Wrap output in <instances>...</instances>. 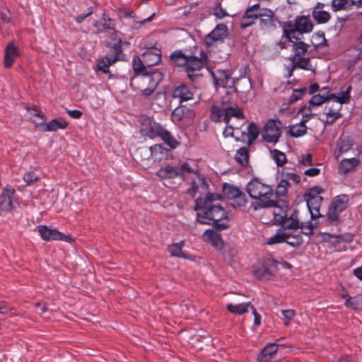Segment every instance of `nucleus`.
<instances>
[{
  "label": "nucleus",
  "mask_w": 362,
  "mask_h": 362,
  "mask_svg": "<svg viewBox=\"0 0 362 362\" xmlns=\"http://www.w3.org/2000/svg\"><path fill=\"white\" fill-rule=\"evenodd\" d=\"M259 14V27L260 30L268 33L276 29L279 20L272 10L267 8H262Z\"/></svg>",
  "instance_id": "nucleus-12"
},
{
  "label": "nucleus",
  "mask_w": 362,
  "mask_h": 362,
  "mask_svg": "<svg viewBox=\"0 0 362 362\" xmlns=\"http://www.w3.org/2000/svg\"><path fill=\"white\" fill-rule=\"evenodd\" d=\"M281 135V122L279 120L269 119L264 124L262 134L263 139L271 144H276Z\"/></svg>",
  "instance_id": "nucleus-11"
},
{
  "label": "nucleus",
  "mask_w": 362,
  "mask_h": 362,
  "mask_svg": "<svg viewBox=\"0 0 362 362\" xmlns=\"http://www.w3.org/2000/svg\"><path fill=\"white\" fill-rule=\"evenodd\" d=\"M340 296L345 299L344 305L354 310H362V293L355 296H350L348 291L342 288L339 293Z\"/></svg>",
  "instance_id": "nucleus-27"
},
{
  "label": "nucleus",
  "mask_w": 362,
  "mask_h": 362,
  "mask_svg": "<svg viewBox=\"0 0 362 362\" xmlns=\"http://www.w3.org/2000/svg\"><path fill=\"white\" fill-rule=\"evenodd\" d=\"M307 129L308 127L305 124H303V123L299 122L289 126L288 132L292 137L297 138L305 135L307 133Z\"/></svg>",
  "instance_id": "nucleus-43"
},
{
  "label": "nucleus",
  "mask_w": 362,
  "mask_h": 362,
  "mask_svg": "<svg viewBox=\"0 0 362 362\" xmlns=\"http://www.w3.org/2000/svg\"><path fill=\"white\" fill-rule=\"evenodd\" d=\"M228 35V28L225 24H218L214 29L204 37V43L207 47H212L222 43Z\"/></svg>",
  "instance_id": "nucleus-16"
},
{
  "label": "nucleus",
  "mask_w": 362,
  "mask_h": 362,
  "mask_svg": "<svg viewBox=\"0 0 362 362\" xmlns=\"http://www.w3.org/2000/svg\"><path fill=\"white\" fill-rule=\"evenodd\" d=\"M231 72L229 70L217 69L212 73V76L216 87L232 88L234 81L231 77Z\"/></svg>",
  "instance_id": "nucleus-21"
},
{
  "label": "nucleus",
  "mask_w": 362,
  "mask_h": 362,
  "mask_svg": "<svg viewBox=\"0 0 362 362\" xmlns=\"http://www.w3.org/2000/svg\"><path fill=\"white\" fill-rule=\"evenodd\" d=\"M349 0H332L331 8L334 12L342 10H349Z\"/></svg>",
  "instance_id": "nucleus-52"
},
{
  "label": "nucleus",
  "mask_w": 362,
  "mask_h": 362,
  "mask_svg": "<svg viewBox=\"0 0 362 362\" xmlns=\"http://www.w3.org/2000/svg\"><path fill=\"white\" fill-rule=\"evenodd\" d=\"M303 114V118L300 123H303V124H305L310 119L313 117V114L311 112V107H306L304 106L301 107L298 111V114Z\"/></svg>",
  "instance_id": "nucleus-56"
},
{
  "label": "nucleus",
  "mask_w": 362,
  "mask_h": 362,
  "mask_svg": "<svg viewBox=\"0 0 362 362\" xmlns=\"http://www.w3.org/2000/svg\"><path fill=\"white\" fill-rule=\"evenodd\" d=\"M273 207L274 208V221H276V223H279V222H282V220H284V218L288 216L286 210H285L283 206H279L276 201V204Z\"/></svg>",
  "instance_id": "nucleus-51"
},
{
  "label": "nucleus",
  "mask_w": 362,
  "mask_h": 362,
  "mask_svg": "<svg viewBox=\"0 0 362 362\" xmlns=\"http://www.w3.org/2000/svg\"><path fill=\"white\" fill-rule=\"evenodd\" d=\"M341 105L336 103H327L325 107V113L326 115V123L328 124H334L339 118L342 117L340 113Z\"/></svg>",
  "instance_id": "nucleus-26"
},
{
  "label": "nucleus",
  "mask_w": 362,
  "mask_h": 362,
  "mask_svg": "<svg viewBox=\"0 0 362 362\" xmlns=\"http://www.w3.org/2000/svg\"><path fill=\"white\" fill-rule=\"evenodd\" d=\"M111 48L113 52L107 53L105 57L100 58L98 61L96 70L103 74L110 73V66L119 60L124 59V54L122 52V41L119 40Z\"/></svg>",
  "instance_id": "nucleus-7"
},
{
  "label": "nucleus",
  "mask_w": 362,
  "mask_h": 362,
  "mask_svg": "<svg viewBox=\"0 0 362 362\" xmlns=\"http://www.w3.org/2000/svg\"><path fill=\"white\" fill-rule=\"evenodd\" d=\"M247 144L251 145L259 136V127L254 122L247 126Z\"/></svg>",
  "instance_id": "nucleus-41"
},
{
  "label": "nucleus",
  "mask_w": 362,
  "mask_h": 362,
  "mask_svg": "<svg viewBox=\"0 0 362 362\" xmlns=\"http://www.w3.org/2000/svg\"><path fill=\"white\" fill-rule=\"evenodd\" d=\"M290 187V183L287 182V180L281 179L276 188V196L284 197L288 192V189Z\"/></svg>",
  "instance_id": "nucleus-53"
},
{
  "label": "nucleus",
  "mask_w": 362,
  "mask_h": 362,
  "mask_svg": "<svg viewBox=\"0 0 362 362\" xmlns=\"http://www.w3.org/2000/svg\"><path fill=\"white\" fill-rule=\"evenodd\" d=\"M292 43V51L293 54L291 57H301L305 56V54L308 52V49L310 48V45L307 43H305L301 40H288Z\"/></svg>",
  "instance_id": "nucleus-36"
},
{
  "label": "nucleus",
  "mask_w": 362,
  "mask_h": 362,
  "mask_svg": "<svg viewBox=\"0 0 362 362\" xmlns=\"http://www.w3.org/2000/svg\"><path fill=\"white\" fill-rule=\"evenodd\" d=\"M15 195L16 191L11 186L2 189L0 193V216L12 213L16 208L18 201Z\"/></svg>",
  "instance_id": "nucleus-9"
},
{
  "label": "nucleus",
  "mask_w": 362,
  "mask_h": 362,
  "mask_svg": "<svg viewBox=\"0 0 362 362\" xmlns=\"http://www.w3.org/2000/svg\"><path fill=\"white\" fill-rule=\"evenodd\" d=\"M93 25L96 28L97 33H101L107 30H114V28L115 27L114 20L106 16L105 13L103 14L102 21H95Z\"/></svg>",
  "instance_id": "nucleus-33"
},
{
  "label": "nucleus",
  "mask_w": 362,
  "mask_h": 362,
  "mask_svg": "<svg viewBox=\"0 0 362 362\" xmlns=\"http://www.w3.org/2000/svg\"><path fill=\"white\" fill-rule=\"evenodd\" d=\"M254 277L261 281L272 280L274 278V273H252Z\"/></svg>",
  "instance_id": "nucleus-61"
},
{
  "label": "nucleus",
  "mask_w": 362,
  "mask_h": 362,
  "mask_svg": "<svg viewBox=\"0 0 362 362\" xmlns=\"http://www.w3.org/2000/svg\"><path fill=\"white\" fill-rule=\"evenodd\" d=\"M194 88L185 83H181L175 87L171 93L172 98L178 99L180 104L194 99Z\"/></svg>",
  "instance_id": "nucleus-20"
},
{
  "label": "nucleus",
  "mask_w": 362,
  "mask_h": 362,
  "mask_svg": "<svg viewBox=\"0 0 362 362\" xmlns=\"http://www.w3.org/2000/svg\"><path fill=\"white\" fill-rule=\"evenodd\" d=\"M235 160L243 166H246L249 162V152L246 147L239 148L235 154Z\"/></svg>",
  "instance_id": "nucleus-48"
},
{
  "label": "nucleus",
  "mask_w": 362,
  "mask_h": 362,
  "mask_svg": "<svg viewBox=\"0 0 362 362\" xmlns=\"http://www.w3.org/2000/svg\"><path fill=\"white\" fill-rule=\"evenodd\" d=\"M324 192V189L318 186L310 188L305 194V199L306 200L307 206L310 213L313 219L321 216L320 207L323 201V197L320 194Z\"/></svg>",
  "instance_id": "nucleus-8"
},
{
  "label": "nucleus",
  "mask_w": 362,
  "mask_h": 362,
  "mask_svg": "<svg viewBox=\"0 0 362 362\" xmlns=\"http://www.w3.org/2000/svg\"><path fill=\"white\" fill-rule=\"evenodd\" d=\"M143 63L148 68L156 66L161 62V51L156 47L147 49L143 54Z\"/></svg>",
  "instance_id": "nucleus-23"
},
{
  "label": "nucleus",
  "mask_w": 362,
  "mask_h": 362,
  "mask_svg": "<svg viewBox=\"0 0 362 362\" xmlns=\"http://www.w3.org/2000/svg\"><path fill=\"white\" fill-rule=\"evenodd\" d=\"M163 78L162 72L154 70L134 75L133 79L139 83L141 95L148 97L154 92Z\"/></svg>",
  "instance_id": "nucleus-5"
},
{
  "label": "nucleus",
  "mask_w": 362,
  "mask_h": 362,
  "mask_svg": "<svg viewBox=\"0 0 362 362\" xmlns=\"http://www.w3.org/2000/svg\"><path fill=\"white\" fill-rule=\"evenodd\" d=\"M214 13L219 19L223 18L228 15L226 11L221 6L220 3H218L216 5L214 9Z\"/></svg>",
  "instance_id": "nucleus-60"
},
{
  "label": "nucleus",
  "mask_w": 362,
  "mask_h": 362,
  "mask_svg": "<svg viewBox=\"0 0 362 362\" xmlns=\"http://www.w3.org/2000/svg\"><path fill=\"white\" fill-rule=\"evenodd\" d=\"M325 5L322 2H317L312 11V17L317 24H325L331 19L330 13L324 10Z\"/></svg>",
  "instance_id": "nucleus-25"
},
{
  "label": "nucleus",
  "mask_w": 362,
  "mask_h": 362,
  "mask_svg": "<svg viewBox=\"0 0 362 362\" xmlns=\"http://www.w3.org/2000/svg\"><path fill=\"white\" fill-rule=\"evenodd\" d=\"M250 308H252V305L250 302L242 303L238 305L229 303L226 306L227 310L229 313L240 315L247 313Z\"/></svg>",
  "instance_id": "nucleus-40"
},
{
  "label": "nucleus",
  "mask_w": 362,
  "mask_h": 362,
  "mask_svg": "<svg viewBox=\"0 0 362 362\" xmlns=\"http://www.w3.org/2000/svg\"><path fill=\"white\" fill-rule=\"evenodd\" d=\"M314 24L309 16H298L293 21L286 22L283 27V35L288 40H302L303 34L313 30Z\"/></svg>",
  "instance_id": "nucleus-4"
},
{
  "label": "nucleus",
  "mask_w": 362,
  "mask_h": 362,
  "mask_svg": "<svg viewBox=\"0 0 362 362\" xmlns=\"http://www.w3.org/2000/svg\"><path fill=\"white\" fill-rule=\"evenodd\" d=\"M329 236L333 238L331 240L332 244L334 247H337V249H340V244L343 243H349L352 242L353 235L351 233H345L344 235H339L336 236H332L329 234H327Z\"/></svg>",
  "instance_id": "nucleus-45"
},
{
  "label": "nucleus",
  "mask_w": 362,
  "mask_h": 362,
  "mask_svg": "<svg viewBox=\"0 0 362 362\" xmlns=\"http://www.w3.org/2000/svg\"><path fill=\"white\" fill-rule=\"evenodd\" d=\"M327 96L320 93L314 95L309 101L308 107H317L322 105L324 103L327 102Z\"/></svg>",
  "instance_id": "nucleus-54"
},
{
  "label": "nucleus",
  "mask_w": 362,
  "mask_h": 362,
  "mask_svg": "<svg viewBox=\"0 0 362 362\" xmlns=\"http://www.w3.org/2000/svg\"><path fill=\"white\" fill-rule=\"evenodd\" d=\"M41 238L45 241L64 240L72 242L74 240L71 235H66L55 228H49L45 225H40L36 228Z\"/></svg>",
  "instance_id": "nucleus-14"
},
{
  "label": "nucleus",
  "mask_w": 362,
  "mask_h": 362,
  "mask_svg": "<svg viewBox=\"0 0 362 362\" xmlns=\"http://www.w3.org/2000/svg\"><path fill=\"white\" fill-rule=\"evenodd\" d=\"M360 164V160L357 158H344L342 159L338 167L339 173L341 175H346L354 172Z\"/></svg>",
  "instance_id": "nucleus-30"
},
{
  "label": "nucleus",
  "mask_w": 362,
  "mask_h": 362,
  "mask_svg": "<svg viewBox=\"0 0 362 362\" xmlns=\"http://www.w3.org/2000/svg\"><path fill=\"white\" fill-rule=\"evenodd\" d=\"M35 115L36 117H40L41 122H37L34 121L33 123L36 128H38L42 132H57L59 129H64L67 127L69 122L62 117L53 119L50 122L46 123L45 115L38 110H35Z\"/></svg>",
  "instance_id": "nucleus-10"
},
{
  "label": "nucleus",
  "mask_w": 362,
  "mask_h": 362,
  "mask_svg": "<svg viewBox=\"0 0 362 362\" xmlns=\"http://www.w3.org/2000/svg\"><path fill=\"white\" fill-rule=\"evenodd\" d=\"M246 190L252 199H257L251 205L255 211L276 204V201L273 199L274 190L272 186L262 183L257 178L252 179L247 183Z\"/></svg>",
  "instance_id": "nucleus-2"
},
{
  "label": "nucleus",
  "mask_w": 362,
  "mask_h": 362,
  "mask_svg": "<svg viewBox=\"0 0 362 362\" xmlns=\"http://www.w3.org/2000/svg\"><path fill=\"white\" fill-rule=\"evenodd\" d=\"M19 55L18 48L13 42H9L5 48L4 59V66L6 68H11Z\"/></svg>",
  "instance_id": "nucleus-28"
},
{
  "label": "nucleus",
  "mask_w": 362,
  "mask_h": 362,
  "mask_svg": "<svg viewBox=\"0 0 362 362\" xmlns=\"http://www.w3.org/2000/svg\"><path fill=\"white\" fill-rule=\"evenodd\" d=\"M281 313L286 320L288 321L292 320L296 316V311L293 309L283 310Z\"/></svg>",
  "instance_id": "nucleus-64"
},
{
  "label": "nucleus",
  "mask_w": 362,
  "mask_h": 362,
  "mask_svg": "<svg viewBox=\"0 0 362 362\" xmlns=\"http://www.w3.org/2000/svg\"><path fill=\"white\" fill-rule=\"evenodd\" d=\"M263 272H278L291 269V264L286 261H277L271 257L264 258L261 262Z\"/></svg>",
  "instance_id": "nucleus-22"
},
{
  "label": "nucleus",
  "mask_w": 362,
  "mask_h": 362,
  "mask_svg": "<svg viewBox=\"0 0 362 362\" xmlns=\"http://www.w3.org/2000/svg\"><path fill=\"white\" fill-rule=\"evenodd\" d=\"M285 235L286 231L279 228L274 235L267 239L266 244L268 245H272L285 243Z\"/></svg>",
  "instance_id": "nucleus-47"
},
{
  "label": "nucleus",
  "mask_w": 362,
  "mask_h": 362,
  "mask_svg": "<svg viewBox=\"0 0 362 362\" xmlns=\"http://www.w3.org/2000/svg\"><path fill=\"white\" fill-rule=\"evenodd\" d=\"M300 229L305 230L303 233L308 235H312L313 234V230L316 228V226H313V224L311 222L308 223H300Z\"/></svg>",
  "instance_id": "nucleus-59"
},
{
  "label": "nucleus",
  "mask_w": 362,
  "mask_h": 362,
  "mask_svg": "<svg viewBox=\"0 0 362 362\" xmlns=\"http://www.w3.org/2000/svg\"><path fill=\"white\" fill-rule=\"evenodd\" d=\"M202 57H197L193 55H189L187 58V63L185 65V69L188 76L193 80L196 76L192 72L195 71H200L206 63V55L202 52Z\"/></svg>",
  "instance_id": "nucleus-19"
},
{
  "label": "nucleus",
  "mask_w": 362,
  "mask_h": 362,
  "mask_svg": "<svg viewBox=\"0 0 362 362\" xmlns=\"http://www.w3.org/2000/svg\"><path fill=\"white\" fill-rule=\"evenodd\" d=\"M227 105V117L226 118V124H229V122L231 117H235L237 119H244L245 115L243 113V110L241 107L238 106L236 104L232 103L230 102L226 103Z\"/></svg>",
  "instance_id": "nucleus-34"
},
{
  "label": "nucleus",
  "mask_w": 362,
  "mask_h": 362,
  "mask_svg": "<svg viewBox=\"0 0 362 362\" xmlns=\"http://www.w3.org/2000/svg\"><path fill=\"white\" fill-rule=\"evenodd\" d=\"M289 59L293 64V69H300L305 71L315 72V69L313 66L310 57L305 56L290 57Z\"/></svg>",
  "instance_id": "nucleus-32"
},
{
  "label": "nucleus",
  "mask_w": 362,
  "mask_h": 362,
  "mask_svg": "<svg viewBox=\"0 0 362 362\" xmlns=\"http://www.w3.org/2000/svg\"><path fill=\"white\" fill-rule=\"evenodd\" d=\"M299 161L302 165H313V156L311 153H307L305 156H303Z\"/></svg>",
  "instance_id": "nucleus-63"
},
{
  "label": "nucleus",
  "mask_w": 362,
  "mask_h": 362,
  "mask_svg": "<svg viewBox=\"0 0 362 362\" xmlns=\"http://www.w3.org/2000/svg\"><path fill=\"white\" fill-rule=\"evenodd\" d=\"M185 240H181L179 243H173L168 246V251L173 257H183L185 258L186 256L182 252L183 247L185 246Z\"/></svg>",
  "instance_id": "nucleus-42"
},
{
  "label": "nucleus",
  "mask_w": 362,
  "mask_h": 362,
  "mask_svg": "<svg viewBox=\"0 0 362 362\" xmlns=\"http://www.w3.org/2000/svg\"><path fill=\"white\" fill-rule=\"evenodd\" d=\"M352 90V87L349 85L346 89L344 91H341L337 94H332L329 97L332 98L336 103H338L341 105L343 104H348L351 100V90Z\"/></svg>",
  "instance_id": "nucleus-39"
},
{
  "label": "nucleus",
  "mask_w": 362,
  "mask_h": 362,
  "mask_svg": "<svg viewBox=\"0 0 362 362\" xmlns=\"http://www.w3.org/2000/svg\"><path fill=\"white\" fill-rule=\"evenodd\" d=\"M203 240L209 243L217 250H221L223 247V241L221 234L215 232L214 230H206L202 235Z\"/></svg>",
  "instance_id": "nucleus-31"
},
{
  "label": "nucleus",
  "mask_w": 362,
  "mask_h": 362,
  "mask_svg": "<svg viewBox=\"0 0 362 362\" xmlns=\"http://www.w3.org/2000/svg\"><path fill=\"white\" fill-rule=\"evenodd\" d=\"M140 132L142 135L150 139L159 137L166 145L171 148H177L179 141L160 123L153 121L147 116H143L140 119Z\"/></svg>",
  "instance_id": "nucleus-3"
},
{
  "label": "nucleus",
  "mask_w": 362,
  "mask_h": 362,
  "mask_svg": "<svg viewBox=\"0 0 362 362\" xmlns=\"http://www.w3.org/2000/svg\"><path fill=\"white\" fill-rule=\"evenodd\" d=\"M195 117V112L192 108L187 105H179L172 112V119L174 122H179L185 124L193 122Z\"/></svg>",
  "instance_id": "nucleus-17"
},
{
  "label": "nucleus",
  "mask_w": 362,
  "mask_h": 362,
  "mask_svg": "<svg viewBox=\"0 0 362 362\" xmlns=\"http://www.w3.org/2000/svg\"><path fill=\"white\" fill-rule=\"evenodd\" d=\"M307 89L305 88L300 89H294L291 95L289 98V103L293 104L301 99L303 96L306 93Z\"/></svg>",
  "instance_id": "nucleus-57"
},
{
  "label": "nucleus",
  "mask_w": 362,
  "mask_h": 362,
  "mask_svg": "<svg viewBox=\"0 0 362 362\" xmlns=\"http://www.w3.org/2000/svg\"><path fill=\"white\" fill-rule=\"evenodd\" d=\"M228 199L233 208L242 209L247 204L248 199L246 194L238 187H229L226 191Z\"/></svg>",
  "instance_id": "nucleus-18"
},
{
  "label": "nucleus",
  "mask_w": 362,
  "mask_h": 362,
  "mask_svg": "<svg viewBox=\"0 0 362 362\" xmlns=\"http://www.w3.org/2000/svg\"><path fill=\"white\" fill-rule=\"evenodd\" d=\"M223 198L221 194L211 192L199 197L194 206L197 221L202 224H211L216 230L227 229L229 218L227 211L221 204Z\"/></svg>",
  "instance_id": "nucleus-1"
},
{
  "label": "nucleus",
  "mask_w": 362,
  "mask_h": 362,
  "mask_svg": "<svg viewBox=\"0 0 362 362\" xmlns=\"http://www.w3.org/2000/svg\"><path fill=\"white\" fill-rule=\"evenodd\" d=\"M270 152L273 159L278 166L281 167L286 163V156L284 152H281L278 149L272 150Z\"/></svg>",
  "instance_id": "nucleus-50"
},
{
  "label": "nucleus",
  "mask_w": 362,
  "mask_h": 362,
  "mask_svg": "<svg viewBox=\"0 0 362 362\" xmlns=\"http://www.w3.org/2000/svg\"><path fill=\"white\" fill-rule=\"evenodd\" d=\"M283 179L287 180V182L292 181L294 184H298L300 182V177L294 173L284 172L282 173Z\"/></svg>",
  "instance_id": "nucleus-58"
},
{
  "label": "nucleus",
  "mask_w": 362,
  "mask_h": 362,
  "mask_svg": "<svg viewBox=\"0 0 362 362\" xmlns=\"http://www.w3.org/2000/svg\"><path fill=\"white\" fill-rule=\"evenodd\" d=\"M23 180L27 183L28 185H31L37 180V177L33 172H27L23 175Z\"/></svg>",
  "instance_id": "nucleus-62"
},
{
  "label": "nucleus",
  "mask_w": 362,
  "mask_h": 362,
  "mask_svg": "<svg viewBox=\"0 0 362 362\" xmlns=\"http://www.w3.org/2000/svg\"><path fill=\"white\" fill-rule=\"evenodd\" d=\"M262 8L259 4H255L249 6L243 14L240 21V28L244 30L248 27L254 25L257 20H259V13Z\"/></svg>",
  "instance_id": "nucleus-13"
},
{
  "label": "nucleus",
  "mask_w": 362,
  "mask_h": 362,
  "mask_svg": "<svg viewBox=\"0 0 362 362\" xmlns=\"http://www.w3.org/2000/svg\"><path fill=\"white\" fill-rule=\"evenodd\" d=\"M156 174L160 180L172 179L179 177L177 167L170 165H167L164 168H160Z\"/></svg>",
  "instance_id": "nucleus-35"
},
{
  "label": "nucleus",
  "mask_w": 362,
  "mask_h": 362,
  "mask_svg": "<svg viewBox=\"0 0 362 362\" xmlns=\"http://www.w3.org/2000/svg\"><path fill=\"white\" fill-rule=\"evenodd\" d=\"M337 146L339 151V154L337 156V158H338L341 154L345 153L348 152L350 149H351L353 146V143L351 140L348 139L340 138L337 141Z\"/></svg>",
  "instance_id": "nucleus-49"
},
{
  "label": "nucleus",
  "mask_w": 362,
  "mask_h": 362,
  "mask_svg": "<svg viewBox=\"0 0 362 362\" xmlns=\"http://www.w3.org/2000/svg\"><path fill=\"white\" fill-rule=\"evenodd\" d=\"M188 56L185 54L181 50H176L170 54V59L176 66L185 67Z\"/></svg>",
  "instance_id": "nucleus-44"
},
{
  "label": "nucleus",
  "mask_w": 362,
  "mask_h": 362,
  "mask_svg": "<svg viewBox=\"0 0 362 362\" xmlns=\"http://www.w3.org/2000/svg\"><path fill=\"white\" fill-rule=\"evenodd\" d=\"M280 226V228L284 231L293 232L294 230H300V221L298 219L297 214L293 213L290 216H286L282 220V222L277 223Z\"/></svg>",
  "instance_id": "nucleus-29"
},
{
  "label": "nucleus",
  "mask_w": 362,
  "mask_h": 362,
  "mask_svg": "<svg viewBox=\"0 0 362 362\" xmlns=\"http://www.w3.org/2000/svg\"><path fill=\"white\" fill-rule=\"evenodd\" d=\"M189 185L190 187L186 190V194L192 197H194L198 192L199 188H201V185L197 177L190 181Z\"/></svg>",
  "instance_id": "nucleus-55"
},
{
  "label": "nucleus",
  "mask_w": 362,
  "mask_h": 362,
  "mask_svg": "<svg viewBox=\"0 0 362 362\" xmlns=\"http://www.w3.org/2000/svg\"><path fill=\"white\" fill-rule=\"evenodd\" d=\"M178 168L179 177L185 179L187 174L193 173L197 177L199 182L201 185V189L204 192H206L209 189L206 176L201 173L199 169H194L188 163H182L180 165L177 166Z\"/></svg>",
  "instance_id": "nucleus-15"
},
{
  "label": "nucleus",
  "mask_w": 362,
  "mask_h": 362,
  "mask_svg": "<svg viewBox=\"0 0 362 362\" xmlns=\"http://www.w3.org/2000/svg\"><path fill=\"white\" fill-rule=\"evenodd\" d=\"M227 102H222L218 105H214L211 107L210 118L214 122H224L226 124Z\"/></svg>",
  "instance_id": "nucleus-24"
},
{
  "label": "nucleus",
  "mask_w": 362,
  "mask_h": 362,
  "mask_svg": "<svg viewBox=\"0 0 362 362\" xmlns=\"http://www.w3.org/2000/svg\"><path fill=\"white\" fill-rule=\"evenodd\" d=\"M302 234V230H294L288 233L286 231L285 243L294 247H298L303 242Z\"/></svg>",
  "instance_id": "nucleus-38"
},
{
  "label": "nucleus",
  "mask_w": 362,
  "mask_h": 362,
  "mask_svg": "<svg viewBox=\"0 0 362 362\" xmlns=\"http://www.w3.org/2000/svg\"><path fill=\"white\" fill-rule=\"evenodd\" d=\"M277 345L272 343L267 345L257 356L259 362H268L277 351Z\"/></svg>",
  "instance_id": "nucleus-37"
},
{
  "label": "nucleus",
  "mask_w": 362,
  "mask_h": 362,
  "mask_svg": "<svg viewBox=\"0 0 362 362\" xmlns=\"http://www.w3.org/2000/svg\"><path fill=\"white\" fill-rule=\"evenodd\" d=\"M132 67L133 70L135 72V75L141 74L143 73H145L147 71V66H146L143 63V57L142 56L141 57L138 56H135L133 58L132 60Z\"/></svg>",
  "instance_id": "nucleus-46"
},
{
  "label": "nucleus",
  "mask_w": 362,
  "mask_h": 362,
  "mask_svg": "<svg viewBox=\"0 0 362 362\" xmlns=\"http://www.w3.org/2000/svg\"><path fill=\"white\" fill-rule=\"evenodd\" d=\"M350 206V198L346 194L335 196L328 207L327 219L331 225L337 226L340 223V213L346 210Z\"/></svg>",
  "instance_id": "nucleus-6"
}]
</instances>
